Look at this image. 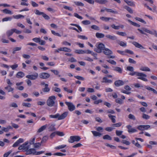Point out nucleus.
I'll use <instances>...</instances> for the list:
<instances>
[{"instance_id":"1","label":"nucleus","mask_w":157,"mask_h":157,"mask_svg":"<svg viewBox=\"0 0 157 157\" xmlns=\"http://www.w3.org/2000/svg\"><path fill=\"white\" fill-rule=\"evenodd\" d=\"M56 99V97L54 96L49 97L47 101L48 105L50 107L53 106L55 104V100Z\"/></svg>"},{"instance_id":"2","label":"nucleus","mask_w":157,"mask_h":157,"mask_svg":"<svg viewBox=\"0 0 157 157\" xmlns=\"http://www.w3.org/2000/svg\"><path fill=\"white\" fill-rule=\"evenodd\" d=\"M105 48V45L102 43H100L98 45H96V48H95L94 50L98 53H100Z\"/></svg>"},{"instance_id":"3","label":"nucleus","mask_w":157,"mask_h":157,"mask_svg":"<svg viewBox=\"0 0 157 157\" xmlns=\"http://www.w3.org/2000/svg\"><path fill=\"white\" fill-rule=\"evenodd\" d=\"M81 139L80 137L78 136H72L70 137L68 141L70 143H73L75 141H79Z\"/></svg>"},{"instance_id":"4","label":"nucleus","mask_w":157,"mask_h":157,"mask_svg":"<svg viewBox=\"0 0 157 157\" xmlns=\"http://www.w3.org/2000/svg\"><path fill=\"white\" fill-rule=\"evenodd\" d=\"M65 103L67 106L68 109L70 111H72L75 110V106L72 102L66 101Z\"/></svg>"},{"instance_id":"5","label":"nucleus","mask_w":157,"mask_h":157,"mask_svg":"<svg viewBox=\"0 0 157 157\" xmlns=\"http://www.w3.org/2000/svg\"><path fill=\"white\" fill-rule=\"evenodd\" d=\"M138 30L142 34L146 35L145 32L147 33H149L150 34H153V32L143 27L141 28V29H138Z\"/></svg>"},{"instance_id":"6","label":"nucleus","mask_w":157,"mask_h":157,"mask_svg":"<svg viewBox=\"0 0 157 157\" xmlns=\"http://www.w3.org/2000/svg\"><path fill=\"white\" fill-rule=\"evenodd\" d=\"M137 76L139 77L137 78L138 79H141L144 81H147V80L144 77H147V75L143 73L138 72L137 74Z\"/></svg>"},{"instance_id":"7","label":"nucleus","mask_w":157,"mask_h":157,"mask_svg":"<svg viewBox=\"0 0 157 157\" xmlns=\"http://www.w3.org/2000/svg\"><path fill=\"white\" fill-rule=\"evenodd\" d=\"M38 77L37 73H35L34 75H28L26 76V77L31 80H33L36 79Z\"/></svg>"},{"instance_id":"8","label":"nucleus","mask_w":157,"mask_h":157,"mask_svg":"<svg viewBox=\"0 0 157 157\" xmlns=\"http://www.w3.org/2000/svg\"><path fill=\"white\" fill-rule=\"evenodd\" d=\"M50 75L47 73H41L39 74V77L42 79H47L50 77Z\"/></svg>"},{"instance_id":"9","label":"nucleus","mask_w":157,"mask_h":157,"mask_svg":"<svg viewBox=\"0 0 157 157\" xmlns=\"http://www.w3.org/2000/svg\"><path fill=\"white\" fill-rule=\"evenodd\" d=\"M124 84V82L121 80H117L114 82L115 85L117 87L122 86Z\"/></svg>"},{"instance_id":"10","label":"nucleus","mask_w":157,"mask_h":157,"mask_svg":"<svg viewBox=\"0 0 157 157\" xmlns=\"http://www.w3.org/2000/svg\"><path fill=\"white\" fill-rule=\"evenodd\" d=\"M68 114V112H65L63 113L61 115H60L59 114L58 120H61L65 118L67 116Z\"/></svg>"},{"instance_id":"11","label":"nucleus","mask_w":157,"mask_h":157,"mask_svg":"<svg viewBox=\"0 0 157 157\" xmlns=\"http://www.w3.org/2000/svg\"><path fill=\"white\" fill-rule=\"evenodd\" d=\"M127 128L128 129V132L129 133H133L137 131V130L134 128H132V126L130 125L127 126Z\"/></svg>"},{"instance_id":"12","label":"nucleus","mask_w":157,"mask_h":157,"mask_svg":"<svg viewBox=\"0 0 157 157\" xmlns=\"http://www.w3.org/2000/svg\"><path fill=\"white\" fill-rule=\"evenodd\" d=\"M105 37L108 39L112 40H117V37L114 36H112L110 35H106Z\"/></svg>"},{"instance_id":"13","label":"nucleus","mask_w":157,"mask_h":157,"mask_svg":"<svg viewBox=\"0 0 157 157\" xmlns=\"http://www.w3.org/2000/svg\"><path fill=\"white\" fill-rule=\"evenodd\" d=\"M36 150L34 148H31L29 149L27 152H26L25 154L26 155H30L31 154H34L36 153Z\"/></svg>"},{"instance_id":"14","label":"nucleus","mask_w":157,"mask_h":157,"mask_svg":"<svg viewBox=\"0 0 157 157\" xmlns=\"http://www.w3.org/2000/svg\"><path fill=\"white\" fill-rule=\"evenodd\" d=\"M132 44L134 45L137 48L141 49H144V47L141 44L136 42L134 41L132 43Z\"/></svg>"},{"instance_id":"15","label":"nucleus","mask_w":157,"mask_h":157,"mask_svg":"<svg viewBox=\"0 0 157 157\" xmlns=\"http://www.w3.org/2000/svg\"><path fill=\"white\" fill-rule=\"evenodd\" d=\"M103 53L107 55H109L113 54L112 52L107 48H105L104 50Z\"/></svg>"},{"instance_id":"16","label":"nucleus","mask_w":157,"mask_h":157,"mask_svg":"<svg viewBox=\"0 0 157 157\" xmlns=\"http://www.w3.org/2000/svg\"><path fill=\"white\" fill-rule=\"evenodd\" d=\"M55 124H54L49 125L48 128V131H53L56 130V128H55Z\"/></svg>"},{"instance_id":"17","label":"nucleus","mask_w":157,"mask_h":157,"mask_svg":"<svg viewBox=\"0 0 157 157\" xmlns=\"http://www.w3.org/2000/svg\"><path fill=\"white\" fill-rule=\"evenodd\" d=\"M112 82V81L110 79H108L106 77L103 78V80L101 81L102 83H110Z\"/></svg>"},{"instance_id":"18","label":"nucleus","mask_w":157,"mask_h":157,"mask_svg":"<svg viewBox=\"0 0 157 157\" xmlns=\"http://www.w3.org/2000/svg\"><path fill=\"white\" fill-rule=\"evenodd\" d=\"M47 126V124H45L41 126L40 128L37 130V132L38 133H40L46 129Z\"/></svg>"},{"instance_id":"19","label":"nucleus","mask_w":157,"mask_h":157,"mask_svg":"<svg viewBox=\"0 0 157 157\" xmlns=\"http://www.w3.org/2000/svg\"><path fill=\"white\" fill-rule=\"evenodd\" d=\"M91 132L93 134L94 136H98L100 137L102 135V133L96 131H92Z\"/></svg>"},{"instance_id":"20","label":"nucleus","mask_w":157,"mask_h":157,"mask_svg":"<svg viewBox=\"0 0 157 157\" xmlns=\"http://www.w3.org/2000/svg\"><path fill=\"white\" fill-rule=\"evenodd\" d=\"M94 1L95 2L101 4H105L108 2L106 0H95Z\"/></svg>"},{"instance_id":"21","label":"nucleus","mask_w":157,"mask_h":157,"mask_svg":"<svg viewBox=\"0 0 157 157\" xmlns=\"http://www.w3.org/2000/svg\"><path fill=\"white\" fill-rule=\"evenodd\" d=\"M109 117L111 120L112 122L113 123H115L116 122V120L115 118H116V116H115L112 115L111 114H109L108 115Z\"/></svg>"},{"instance_id":"22","label":"nucleus","mask_w":157,"mask_h":157,"mask_svg":"<svg viewBox=\"0 0 157 157\" xmlns=\"http://www.w3.org/2000/svg\"><path fill=\"white\" fill-rule=\"evenodd\" d=\"M24 73L21 71L19 72L17 74V78H21L24 77Z\"/></svg>"},{"instance_id":"23","label":"nucleus","mask_w":157,"mask_h":157,"mask_svg":"<svg viewBox=\"0 0 157 157\" xmlns=\"http://www.w3.org/2000/svg\"><path fill=\"white\" fill-rule=\"evenodd\" d=\"M113 70L118 72L120 73H121L122 72V69L119 67H114Z\"/></svg>"},{"instance_id":"24","label":"nucleus","mask_w":157,"mask_h":157,"mask_svg":"<svg viewBox=\"0 0 157 157\" xmlns=\"http://www.w3.org/2000/svg\"><path fill=\"white\" fill-rule=\"evenodd\" d=\"M124 8L126 10L130 13H133L132 9L128 6H124Z\"/></svg>"},{"instance_id":"25","label":"nucleus","mask_w":157,"mask_h":157,"mask_svg":"<svg viewBox=\"0 0 157 157\" xmlns=\"http://www.w3.org/2000/svg\"><path fill=\"white\" fill-rule=\"evenodd\" d=\"M124 1L128 5L130 6H134L135 4L134 3L131 1H129L127 0H124Z\"/></svg>"},{"instance_id":"26","label":"nucleus","mask_w":157,"mask_h":157,"mask_svg":"<svg viewBox=\"0 0 157 157\" xmlns=\"http://www.w3.org/2000/svg\"><path fill=\"white\" fill-rule=\"evenodd\" d=\"M105 10L108 12L112 13L115 14L118 13V12L117 11L113 10L111 9H107L105 8Z\"/></svg>"},{"instance_id":"27","label":"nucleus","mask_w":157,"mask_h":157,"mask_svg":"<svg viewBox=\"0 0 157 157\" xmlns=\"http://www.w3.org/2000/svg\"><path fill=\"white\" fill-rule=\"evenodd\" d=\"M13 33L14 32L13 29H12L11 30H8L6 32V35L8 37H9L12 35Z\"/></svg>"},{"instance_id":"28","label":"nucleus","mask_w":157,"mask_h":157,"mask_svg":"<svg viewBox=\"0 0 157 157\" xmlns=\"http://www.w3.org/2000/svg\"><path fill=\"white\" fill-rule=\"evenodd\" d=\"M105 35L103 34L97 33L96 34V36L98 38H103L104 37Z\"/></svg>"},{"instance_id":"29","label":"nucleus","mask_w":157,"mask_h":157,"mask_svg":"<svg viewBox=\"0 0 157 157\" xmlns=\"http://www.w3.org/2000/svg\"><path fill=\"white\" fill-rule=\"evenodd\" d=\"M140 70L141 71H150V69L147 67H141Z\"/></svg>"},{"instance_id":"30","label":"nucleus","mask_w":157,"mask_h":157,"mask_svg":"<svg viewBox=\"0 0 157 157\" xmlns=\"http://www.w3.org/2000/svg\"><path fill=\"white\" fill-rule=\"evenodd\" d=\"M5 89L7 90L8 92H10L13 91V89L11 87V86L8 85L5 87Z\"/></svg>"},{"instance_id":"31","label":"nucleus","mask_w":157,"mask_h":157,"mask_svg":"<svg viewBox=\"0 0 157 157\" xmlns=\"http://www.w3.org/2000/svg\"><path fill=\"white\" fill-rule=\"evenodd\" d=\"M128 21L132 25L136 27H140V25L139 24L136 23L132 21H131L130 20H128Z\"/></svg>"},{"instance_id":"32","label":"nucleus","mask_w":157,"mask_h":157,"mask_svg":"<svg viewBox=\"0 0 157 157\" xmlns=\"http://www.w3.org/2000/svg\"><path fill=\"white\" fill-rule=\"evenodd\" d=\"M59 113H57L56 115H49V117L52 118H58V119Z\"/></svg>"},{"instance_id":"33","label":"nucleus","mask_w":157,"mask_h":157,"mask_svg":"<svg viewBox=\"0 0 157 157\" xmlns=\"http://www.w3.org/2000/svg\"><path fill=\"white\" fill-rule=\"evenodd\" d=\"M75 52L77 54H84L86 53V51L82 50H76Z\"/></svg>"},{"instance_id":"34","label":"nucleus","mask_w":157,"mask_h":157,"mask_svg":"<svg viewBox=\"0 0 157 157\" xmlns=\"http://www.w3.org/2000/svg\"><path fill=\"white\" fill-rule=\"evenodd\" d=\"M103 138L104 140H112V138L108 135H106L103 136Z\"/></svg>"},{"instance_id":"35","label":"nucleus","mask_w":157,"mask_h":157,"mask_svg":"<svg viewBox=\"0 0 157 157\" xmlns=\"http://www.w3.org/2000/svg\"><path fill=\"white\" fill-rule=\"evenodd\" d=\"M2 11L3 13H7L10 14H13L12 12L10 10H8L7 9H5L3 10Z\"/></svg>"},{"instance_id":"36","label":"nucleus","mask_w":157,"mask_h":157,"mask_svg":"<svg viewBox=\"0 0 157 157\" xmlns=\"http://www.w3.org/2000/svg\"><path fill=\"white\" fill-rule=\"evenodd\" d=\"M13 17L15 19H18L21 17L24 18V16L21 14L17 15H13Z\"/></svg>"},{"instance_id":"37","label":"nucleus","mask_w":157,"mask_h":157,"mask_svg":"<svg viewBox=\"0 0 157 157\" xmlns=\"http://www.w3.org/2000/svg\"><path fill=\"white\" fill-rule=\"evenodd\" d=\"M100 19L102 20L105 21H108L109 19H112V18L107 17H102L100 18Z\"/></svg>"},{"instance_id":"38","label":"nucleus","mask_w":157,"mask_h":157,"mask_svg":"<svg viewBox=\"0 0 157 157\" xmlns=\"http://www.w3.org/2000/svg\"><path fill=\"white\" fill-rule=\"evenodd\" d=\"M48 139V137L47 136H45L43 137L41 141V143L42 144L46 142L47 140Z\"/></svg>"},{"instance_id":"39","label":"nucleus","mask_w":157,"mask_h":157,"mask_svg":"<svg viewBox=\"0 0 157 157\" xmlns=\"http://www.w3.org/2000/svg\"><path fill=\"white\" fill-rule=\"evenodd\" d=\"M135 19L136 20L138 21H140L143 23H144V24H146V22L145 21H144L143 19H142L141 18H140L136 17L135 18Z\"/></svg>"},{"instance_id":"40","label":"nucleus","mask_w":157,"mask_h":157,"mask_svg":"<svg viewBox=\"0 0 157 157\" xmlns=\"http://www.w3.org/2000/svg\"><path fill=\"white\" fill-rule=\"evenodd\" d=\"M128 118L132 120L133 121L136 120V118L135 116L131 114H130L128 115Z\"/></svg>"},{"instance_id":"41","label":"nucleus","mask_w":157,"mask_h":157,"mask_svg":"<svg viewBox=\"0 0 157 157\" xmlns=\"http://www.w3.org/2000/svg\"><path fill=\"white\" fill-rule=\"evenodd\" d=\"M117 34L120 36H125L126 35V34L125 32H117Z\"/></svg>"},{"instance_id":"42","label":"nucleus","mask_w":157,"mask_h":157,"mask_svg":"<svg viewBox=\"0 0 157 157\" xmlns=\"http://www.w3.org/2000/svg\"><path fill=\"white\" fill-rule=\"evenodd\" d=\"M82 23L84 25H88L90 24V22L89 20H85L82 21Z\"/></svg>"},{"instance_id":"43","label":"nucleus","mask_w":157,"mask_h":157,"mask_svg":"<svg viewBox=\"0 0 157 157\" xmlns=\"http://www.w3.org/2000/svg\"><path fill=\"white\" fill-rule=\"evenodd\" d=\"M21 49V47H16L13 49V51L12 52L13 54H15L16 53V51H20Z\"/></svg>"},{"instance_id":"44","label":"nucleus","mask_w":157,"mask_h":157,"mask_svg":"<svg viewBox=\"0 0 157 157\" xmlns=\"http://www.w3.org/2000/svg\"><path fill=\"white\" fill-rule=\"evenodd\" d=\"M142 117L144 119L147 120L150 118V116L147 115L143 113L142 116Z\"/></svg>"},{"instance_id":"45","label":"nucleus","mask_w":157,"mask_h":157,"mask_svg":"<svg viewBox=\"0 0 157 157\" xmlns=\"http://www.w3.org/2000/svg\"><path fill=\"white\" fill-rule=\"evenodd\" d=\"M122 125V123L121 122H119L115 124H113L112 125L113 127H120Z\"/></svg>"},{"instance_id":"46","label":"nucleus","mask_w":157,"mask_h":157,"mask_svg":"<svg viewBox=\"0 0 157 157\" xmlns=\"http://www.w3.org/2000/svg\"><path fill=\"white\" fill-rule=\"evenodd\" d=\"M91 28L97 30H100L99 27L95 25H92L91 26Z\"/></svg>"},{"instance_id":"47","label":"nucleus","mask_w":157,"mask_h":157,"mask_svg":"<svg viewBox=\"0 0 157 157\" xmlns=\"http://www.w3.org/2000/svg\"><path fill=\"white\" fill-rule=\"evenodd\" d=\"M22 105L23 106L28 107H30L31 106V105L30 103H23L22 104Z\"/></svg>"},{"instance_id":"48","label":"nucleus","mask_w":157,"mask_h":157,"mask_svg":"<svg viewBox=\"0 0 157 157\" xmlns=\"http://www.w3.org/2000/svg\"><path fill=\"white\" fill-rule=\"evenodd\" d=\"M143 128V131L148 129L150 127V126L147 125H142Z\"/></svg>"},{"instance_id":"49","label":"nucleus","mask_w":157,"mask_h":157,"mask_svg":"<svg viewBox=\"0 0 157 157\" xmlns=\"http://www.w3.org/2000/svg\"><path fill=\"white\" fill-rule=\"evenodd\" d=\"M116 102L117 103H118L120 104H121L123 103V101L121 98H117L116 100Z\"/></svg>"},{"instance_id":"50","label":"nucleus","mask_w":157,"mask_h":157,"mask_svg":"<svg viewBox=\"0 0 157 157\" xmlns=\"http://www.w3.org/2000/svg\"><path fill=\"white\" fill-rule=\"evenodd\" d=\"M63 51L67 52H70L71 51V50L70 48H68L67 47L63 48Z\"/></svg>"},{"instance_id":"51","label":"nucleus","mask_w":157,"mask_h":157,"mask_svg":"<svg viewBox=\"0 0 157 157\" xmlns=\"http://www.w3.org/2000/svg\"><path fill=\"white\" fill-rule=\"evenodd\" d=\"M74 77L76 79L80 80L83 81L85 79V78L83 77L79 76H75Z\"/></svg>"},{"instance_id":"52","label":"nucleus","mask_w":157,"mask_h":157,"mask_svg":"<svg viewBox=\"0 0 157 157\" xmlns=\"http://www.w3.org/2000/svg\"><path fill=\"white\" fill-rule=\"evenodd\" d=\"M123 131L119 130H116V133L117 136H120L122 135Z\"/></svg>"},{"instance_id":"53","label":"nucleus","mask_w":157,"mask_h":157,"mask_svg":"<svg viewBox=\"0 0 157 157\" xmlns=\"http://www.w3.org/2000/svg\"><path fill=\"white\" fill-rule=\"evenodd\" d=\"M44 13L43 12H41L40 11H39L38 10H35V13L37 15H42L43 14V13Z\"/></svg>"},{"instance_id":"54","label":"nucleus","mask_w":157,"mask_h":157,"mask_svg":"<svg viewBox=\"0 0 157 157\" xmlns=\"http://www.w3.org/2000/svg\"><path fill=\"white\" fill-rule=\"evenodd\" d=\"M74 3L77 6H84V4L81 2H74Z\"/></svg>"},{"instance_id":"55","label":"nucleus","mask_w":157,"mask_h":157,"mask_svg":"<svg viewBox=\"0 0 157 157\" xmlns=\"http://www.w3.org/2000/svg\"><path fill=\"white\" fill-rule=\"evenodd\" d=\"M114 129V128L110 127H108L105 128V130L108 132H111L112 131L113 129Z\"/></svg>"},{"instance_id":"56","label":"nucleus","mask_w":157,"mask_h":157,"mask_svg":"<svg viewBox=\"0 0 157 157\" xmlns=\"http://www.w3.org/2000/svg\"><path fill=\"white\" fill-rule=\"evenodd\" d=\"M107 61L113 65H115L116 64V63L115 61L113 60H107Z\"/></svg>"},{"instance_id":"57","label":"nucleus","mask_w":157,"mask_h":157,"mask_svg":"<svg viewBox=\"0 0 157 157\" xmlns=\"http://www.w3.org/2000/svg\"><path fill=\"white\" fill-rule=\"evenodd\" d=\"M111 27L115 29H118L120 28L119 26H115L114 24H112L111 25Z\"/></svg>"},{"instance_id":"58","label":"nucleus","mask_w":157,"mask_h":157,"mask_svg":"<svg viewBox=\"0 0 157 157\" xmlns=\"http://www.w3.org/2000/svg\"><path fill=\"white\" fill-rule=\"evenodd\" d=\"M66 145H61L59 146L56 147H55V149H59L64 148L66 147Z\"/></svg>"},{"instance_id":"59","label":"nucleus","mask_w":157,"mask_h":157,"mask_svg":"<svg viewBox=\"0 0 157 157\" xmlns=\"http://www.w3.org/2000/svg\"><path fill=\"white\" fill-rule=\"evenodd\" d=\"M41 143H36L34 144V147L35 148L39 147L41 145Z\"/></svg>"},{"instance_id":"60","label":"nucleus","mask_w":157,"mask_h":157,"mask_svg":"<svg viewBox=\"0 0 157 157\" xmlns=\"http://www.w3.org/2000/svg\"><path fill=\"white\" fill-rule=\"evenodd\" d=\"M12 152V151L11 150H10L8 152L5 153L4 154L3 157H7Z\"/></svg>"},{"instance_id":"61","label":"nucleus","mask_w":157,"mask_h":157,"mask_svg":"<svg viewBox=\"0 0 157 157\" xmlns=\"http://www.w3.org/2000/svg\"><path fill=\"white\" fill-rule=\"evenodd\" d=\"M56 135L60 136H63L64 135V133L63 132H60L59 131H56Z\"/></svg>"},{"instance_id":"62","label":"nucleus","mask_w":157,"mask_h":157,"mask_svg":"<svg viewBox=\"0 0 157 157\" xmlns=\"http://www.w3.org/2000/svg\"><path fill=\"white\" fill-rule=\"evenodd\" d=\"M51 32L54 35L60 37L61 35L58 33H56L54 31H51Z\"/></svg>"},{"instance_id":"63","label":"nucleus","mask_w":157,"mask_h":157,"mask_svg":"<svg viewBox=\"0 0 157 157\" xmlns=\"http://www.w3.org/2000/svg\"><path fill=\"white\" fill-rule=\"evenodd\" d=\"M42 16L46 20H49L50 19V17L47 14H45L44 13H43L42 15Z\"/></svg>"},{"instance_id":"64","label":"nucleus","mask_w":157,"mask_h":157,"mask_svg":"<svg viewBox=\"0 0 157 157\" xmlns=\"http://www.w3.org/2000/svg\"><path fill=\"white\" fill-rule=\"evenodd\" d=\"M74 16L75 17H77V18H79V19H83V18L82 16H79L77 13H74Z\"/></svg>"}]
</instances>
